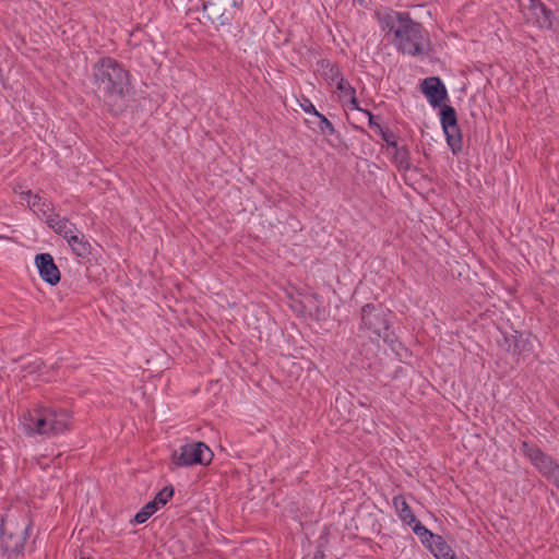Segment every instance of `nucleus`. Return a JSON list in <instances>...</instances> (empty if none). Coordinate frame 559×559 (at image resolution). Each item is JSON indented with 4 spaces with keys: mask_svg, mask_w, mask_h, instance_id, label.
Masks as SVG:
<instances>
[{
    "mask_svg": "<svg viewBox=\"0 0 559 559\" xmlns=\"http://www.w3.org/2000/svg\"><path fill=\"white\" fill-rule=\"evenodd\" d=\"M20 195H21V199H22V200H24V201H26V202H27V205H28V204L31 203V201L33 200V197H34L35 194H33L31 190H27V191H22V192L20 193Z\"/></svg>",
    "mask_w": 559,
    "mask_h": 559,
    "instance_id": "31",
    "label": "nucleus"
},
{
    "mask_svg": "<svg viewBox=\"0 0 559 559\" xmlns=\"http://www.w3.org/2000/svg\"><path fill=\"white\" fill-rule=\"evenodd\" d=\"M429 550L437 559H457L455 552L442 536L437 537L436 542L429 545Z\"/></svg>",
    "mask_w": 559,
    "mask_h": 559,
    "instance_id": "19",
    "label": "nucleus"
},
{
    "mask_svg": "<svg viewBox=\"0 0 559 559\" xmlns=\"http://www.w3.org/2000/svg\"><path fill=\"white\" fill-rule=\"evenodd\" d=\"M383 32L393 34L392 44L403 55L418 57L430 50V37L421 23L414 21L408 12L390 10L378 16Z\"/></svg>",
    "mask_w": 559,
    "mask_h": 559,
    "instance_id": "1",
    "label": "nucleus"
},
{
    "mask_svg": "<svg viewBox=\"0 0 559 559\" xmlns=\"http://www.w3.org/2000/svg\"><path fill=\"white\" fill-rule=\"evenodd\" d=\"M514 1L518 3L520 9H524L523 0H514Z\"/></svg>",
    "mask_w": 559,
    "mask_h": 559,
    "instance_id": "34",
    "label": "nucleus"
},
{
    "mask_svg": "<svg viewBox=\"0 0 559 559\" xmlns=\"http://www.w3.org/2000/svg\"><path fill=\"white\" fill-rule=\"evenodd\" d=\"M392 162L400 170L408 171L411 169V152L407 145L403 144L401 148L394 152Z\"/></svg>",
    "mask_w": 559,
    "mask_h": 559,
    "instance_id": "22",
    "label": "nucleus"
},
{
    "mask_svg": "<svg viewBox=\"0 0 559 559\" xmlns=\"http://www.w3.org/2000/svg\"><path fill=\"white\" fill-rule=\"evenodd\" d=\"M81 559H93V558H91V557H82Z\"/></svg>",
    "mask_w": 559,
    "mask_h": 559,
    "instance_id": "36",
    "label": "nucleus"
},
{
    "mask_svg": "<svg viewBox=\"0 0 559 559\" xmlns=\"http://www.w3.org/2000/svg\"><path fill=\"white\" fill-rule=\"evenodd\" d=\"M158 508L155 506V502H147L144 507L140 509L139 512L134 515L132 522L135 524L145 523L156 511Z\"/></svg>",
    "mask_w": 559,
    "mask_h": 559,
    "instance_id": "24",
    "label": "nucleus"
},
{
    "mask_svg": "<svg viewBox=\"0 0 559 559\" xmlns=\"http://www.w3.org/2000/svg\"><path fill=\"white\" fill-rule=\"evenodd\" d=\"M301 108L306 114H310L314 117H317L318 114H320L309 99H305V103L301 104Z\"/></svg>",
    "mask_w": 559,
    "mask_h": 559,
    "instance_id": "28",
    "label": "nucleus"
},
{
    "mask_svg": "<svg viewBox=\"0 0 559 559\" xmlns=\"http://www.w3.org/2000/svg\"><path fill=\"white\" fill-rule=\"evenodd\" d=\"M214 457L213 451L203 441L182 444L171 453V462L178 467L209 465Z\"/></svg>",
    "mask_w": 559,
    "mask_h": 559,
    "instance_id": "5",
    "label": "nucleus"
},
{
    "mask_svg": "<svg viewBox=\"0 0 559 559\" xmlns=\"http://www.w3.org/2000/svg\"><path fill=\"white\" fill-rule=\"evenodd\" d=\"M318 73L329 83L334 84L342 78L338 67L332 63L329 59H320L317 61Z\"/></svg>",
    "mask_w": 559,
    "mask_h": 559,
    "instance_id": "16",
    "label": "nucleus"
},
{
    "mask_svg": "<svg viewBox=\"0 0 559 559\" xmlns=\"http://www.w3.org/2000/svg\"><path fill=\"white\" fill-rule=\"evenodd\" d=\"M527 8L540 28H551L555 20L554 12L542 2V0H527Z\"/></svg>",
    "mask_w": 559,
    "mask_h": 559,
    "instance_id": "13",
    "label": "nucleus"
},
{
    "mask_svg": "<svg viewBox=\"0 0 559 559\" xmlns=\"http://www.w3.org/2000/svg\"><path fill=\"white\" fill-rule=\"evenodd\" d=\"M28 206L34 213H40L46 217L47 215L52 214L51 212L53 210L52 203L46 199H43L38 194L33 197V200Z\"/></svg>",
    "mask_w": 559,
    "mask_h": 559,
    "instance_id": "23",
    "label": "nucleus"
},
{
    "mask_svg": "<svg viewBox=\"0 0 559 559\" xmlns=\"http://www.w3.org/2000/svg\"><path fill=\"white\" fill-rule=\"evenodd\" d=\"M243 0H221L219 3L207 2L203 4V11L210 10L215 15L221 26H229L241 12Z\"/></svg>",
    "mask_w": 559,
    "mask_h": 559,
    "instance_id": "8",
    "label": "nucleus"
},
{
    "mask_svg": "<svg viewBox=\"0 0 559 559\" xmlns=\"http://www.w3.org/2000/svg\"><path fill=\"white\" fill-rule=\"evenodd\" d=\"M336 90L341 92L343 99H348L349 96L356 94L355 87L350 85V83L344 79V76L338 78V81L335 83Z\"/></svg>",
    "mask_w": 559,
    "mask_h": 559,
    "instance_id": "26",
    "label": "nucleus"
},
{
    "mask_svg": "<svg viewBox=\"0 0 559 559\" xmlns=\"http://www.w3.org/2000/svg\"><path fill=\"white\" fill-rule=\"evenodd\" d=\"M521 451L548 481H550L559 471L558 461L545 453L538 445L524 440L521 442Z\"/></svg>",
    "mask_w": 559,
    "mask_h": 559,
    "instance_id": "6",
    "label": "nucleus"
},
{
    "mask_svg": "<svg viewBox=\"0 0 559 559\" xmlns=\"http://www.w3.org/2000/svg\"><path fill=\"white\" fill-rule=\"evenodd\" d=\"M22 425L24 432L29 437L35 435L46 436V406H38L25 412Z\"/></svg>",
    "mask_w": 559,
    "mask_h": 559,
    "instance_id": "10",
    "label": "nucleus"
},
{
    "mask_svg": "<svg viewBox=\"0 0 559 559\" xmlns=\"http://www.w3.org/2000/svg\"><path fill=\"white\" fill-rule=\"evenodd\" d=\"M175 489L171 485L165 486L162 490H159L152 502H155V506L159 509V507L165 506L174 496Z\"/></svg>",
    "mask_w": 559,
    "mask_h": 559,
    "instance_id": "25",
    "label": "nucleus"
},
{
    "mask_svg": "<svg viewBox=\"0 0 559 559\" xmlns=\"http://www.w3.org/2000/svg\"><path fill=\"white\" fill-rule=\"evenodd\" d=\"M346 102L350 105V107H349V108H350L352 110H357V111H361V112H364V110H365V109H364V108H361V107L359 106V103H358V100H357L356 94H355V95L349 96V98H348V99H346Z\"/></svg>",
    "mask_w": 559,
    "mask_h": 559,
    "instance_id": "30",
    "label": "nucleus"
},
{
    "mask_svg": "<svg viewBox=\"0 0 559 559\" xmlns=\"http://www.w3.org/2000/svg\"><path fill=\"white\" fill-rule=\"evenodd\" d=\"M392 312L381 304H366L360 309V330L382 338L384 343L394 348L396 336L391 329Z\"/></svg>",
    "mask_w": 559,
    "mask_h": 559,
    "instance_id": "4",
    "label": "nucleus"
},
{
    "mask_svg": "<svg viewBox=\"0 0 559 559\" xmlns=\"http://www.w3.org/2000/svg\"><path fill=\"white\" fill-rule=\"evenodd\" d=\"M31 522L24 516L7 514L0 524V549L8 559H14L24 554L28 538Z\"/></svg>",
    "mask_w": 559,
    "mask_h": 559,
    "instance_id": "3",
    "label": "nucleus"
},
{
    "mask_svg": "<svg viewBox=\"0 0 559 559\" xmlns=\"http://www.w3.org/2000/svg\"><path fill=\"white\" fill-rule=\"evenodd\" d=\"M46 223L56 234L62 236L67 241L70 239V236H74L78 233L75 224L66 217H60L59 214L47 215Z\"/></svg>",
    "mask_w": 559,
    "mask_h": 559,
    "instance_id": "14",
    "label": "nucleus"
},
{
    "mask_svg": "<svg viewBox=\"0 0 559 559\" xmlns=\"http://www.w3.org/2000/svg\"><path fill=\"white\" fill-rule=\"evenodd\" d=\"M379 134L381 135L382 140L386 143V145L389 144V142H392V140L397 139L395 133L389 128H383V130H381Z\"/></svg>",
    "mask_w": 559,
    "mask_h": 559,
    "instance_id": "27",
    "label": "nucleus"
},
{
    "mask_svg": "<svg viewBox=\"0 0 559 559\" xmlns=\"http://www.w3.org/2000/svg\"><path fill=\"white\" fill-rule=\"evenodd\" d=\"M316 119L317 120L314 121L307 120L308 123L316 126L311 127L316 133L321 134L324 138L335 136L338 140L341 139L340 132L335 130L333 123L323 114H318Z\"/></svg>",
    "mask_w": 559,
    "mask_h": 559,
    "instance_id": "18",
    "label": "nucleus"
},
{
    "mask_svg": "<svg viewBox=\"0 0 559 559\" xmlns=\"http://www.w3.org/2000/svg\"><path fill=\"white\" fill-rule=\"evenodd\" d=\"M389 150H392L393 153L396 152L399 148H401L402 145H400L397 139L396 140H392V142H389V144L386 145Z\"/></svg>",
    "mask_w": 559,
    "mask_h": 559,
    "instance_id": "32",
    "label": "nucleus"
},
{
    "mask_svg": "<svg viewBox=\"0 0 559 559\" xmlns=\"http://www.w3.org/2000/svg\"><path fill=\"white\" fill-rule=\"evenodd\" d=\"M440 122L443 129L447 143L453 154H459L463 147L462 132L457 124V114L454 107L441 105Z\"/></svg>",
    "mask_w": 559,
    "mask_h": 559,
    "instance_id": "7",
    "label": "nucleus"
},
{
    "mask_svg": "<svg viewBox=\"0 0 559 559\" xmlns=\"http://www.w3.org/2000/svg\"><path fill=\"white\" fill-rule=\"evenodd\" d=\"M555 487L559 490V471L557 472V474L554 476V478L550 480Z\"/></svg>",
    "mask_w": 559,
    "mask_h": 559,
    "instance_id": "33",
    "label": "nucleus"
},
{
    "mask_svg": "<svg viewBox=\"0 0 559 559\" xmlns=\"http://www.w3.org/2000/svg\"><path fill=\"white\" fill-rule=\"evenodd\" d=\"M93 85L108 105L122 99L131 87L130 74L111 57H103L93 66Z\"/></svg>",
    "mask_w": 559,
    "mask_h": 559,
    "instance_id": "2",
    "label": "nucleus"
},
{
    "mask_svg": "<svg viewBox=\"0 0 559 559\" xmlns=\"http://www.w3.org/2000/svg\"><path fill=\"white\" fill-rule=\"evenodd\" d=\"M393 506L395 508L396 514L399 515L400 520L407 524L413 525L418 519L413 513L411 507L408 506L406 499L404 496L399 495L393 498Z\"/></svg>",
    "mask_w": 559,
    "mask_h": 559,
    "instance_id": "17",
    "label": "nucleus"
},
{
    "mask_svg": "<svg viewBox=\"0 0 559 559\" xmlns=\"http://www.w3.org/2000/svg\"><path fill=\"white\" fill-rule=\"evenodd\" d=\"M533 348L532 342L528 337H524L522 333L515 332L512 335V343L508 346V352L513 355H523L526 352H531Z\"/></svg>",
    "mask_w": 559,
    "mask_h": 559,
    "instance_id": "20",
    "label": "nucleus"
},
{
    "mask_svg": "<svg viewBox=\"0 0 559 559\" xmlns=\"http://www.w3.org/2000/svg\"><path fill=\"white\" fill-rule=\"evenodd\" d=\"M71 415L64 408L46 407V437H55L71 428Z\"/></svg>",
    "mask_w": 559,
    "mask_h": 559,
    "instance_id": "9",
    "label": "nucleus"
},
{
    "mask_svg": "<svg viewBox=\"0 0 559 559\" xmlns=\"http://www.w3.org/2000/svg\"><path fill=\"white\" fill-rule=\"evenodd\" d=\"M323 558V552L322 551H318L316 555H314V559H318V558Z\"/></svg>",
    "mask_w": 559,
    "mask_h": 559,
    "instance_id": "35",
    "label": "nucleus"
},
{
    "mask_svg": "<svg viewBox=\"0 0 559 559\" xmlns=\"http://www.w3.org/2000/svg\"><path fill=\"white\" fill-rule=\"evenodd\" d=\"M414 534L420 539L423 545L429 549V545L436 542V538L440 535L433 534L429 531L421 522L418 520L413 525H411Z\"/></svg>",
    "mask_w": 559,
    "mask_h": 559,
    "instance_id": "21",
    "label": "nucleus"
},
{
    "mask_svg": "<svg viewBox=\"0 0 559 559\" xmlns=\"http://www.w3.org/2000/svg\"><path fill=\"white\" fill-rule=\"evenodd\" d=\"M68 245L70 246L72 252L82 259H86L92 253V246L88 240L85 238L84 234L80 230L74 236H70L68 239Z\"/></svg>",
    "mask_w": 559,
    "mask_h": 559,
    "instance_id": "15",
    "label": "nucleus"
},
{
    "mask_svg": "<svg viewBox=\"0 0 559 559\" xmlns=\"http://www.w3.org/2000/svg\"><path fill=\"white\" fill-rule=\"evenodd\" d=\"M420 91L433 108L441 106L448 98L447 87L439 76H429L423 80Z\"/></svg>",
    "mask_w": 559,
    "mask_h": 559,
    "instance_id": "11",
    "label": "nucleus"
},
{
    "mask_svg": "<svg viewBox=\"0 0 559 559\" xmlns=\"http://www.w3.org/2000/svg\"><path fill=\"white\" fill-rule=\"evenodd\" d=\"M35 265L40 278L47 284L55 286L60 282L61 273L50 253L36 254Z\"/></svg>",
    "mask_w": 559,
    "mask_h": 559,
    "instance_id": "12",
    "label": "nucleus"
},
{
    "mask_svg": "<svg viewBox=\"0 0 559 559\" xmlns=\"http://www.w3.org/2000/svg\"><path fill=\"white\" fill-rule=\"evenodd\" d=\"M364 114L368 116L369 118V121H368V126L380 132L381 130H383V127H381L378 122L374 121V116L372 115V112L370 110H364Z\"/></svg>",
    "mask_w": 559,
    "mask_h": 559,
    "instance_id": "29",
    "label": "nucleus"
}]
</instances>
